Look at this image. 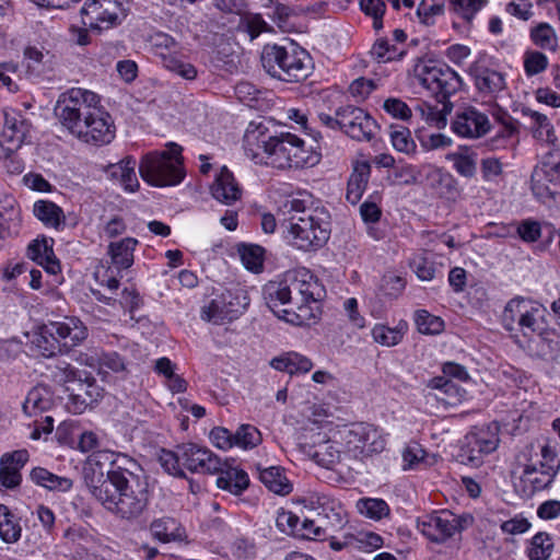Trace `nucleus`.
I'll list each match as a JSON object with an SVG mask.
<instances>
[{
  "mask_svg": "<svg viewBox=\"0 0 560 560\" xmlns=\"http://www.w3.org/2000/svg\"><path fill=\"white\" fill-rule=\"evenodd\" d=\"M34 215L47 228L59 230L65 225L63 210L49 200H38L33 206Z\"/></svg>",
  "mask_w": 560,
  "mask_h": 560,
  "instance_id": "nucleus-32",
  "label": "nucleus"
},
{
  "mask_svg": "<svg viewBox=\"0 0 560 560\" xmlns=\"http://www.w3.org/2000/svg\"><path fill=\"white\" fill-rule=\"evenodd\" d=\"M441 62L432 59H418L412 72L418 82L432 94L441 71Z\"/></svg>",
  "mask_w": 560,
  "mask_h": 560,
  "instance_id": "nucleus-35",
  "label": "nucleus"
},
{
  "mask_svg": "<svg viewBox=\"0 0 560 560\" xmlns=\"http://www.w3.org/2000/svg\"><path fill=\"white\" fill-rule=\"evenodd\" d=\"M210 191L215 200L226 206H232L242 197V188L226 166H223L215 176Z\"/></svg>",
  "mask_w": 560,
  "mask_h": 560,
  "instance_id": "nucleus-22",
  "label": "nucleus"
},
{
  "mask_svg": "<svg viewBox=\"0 0 560 560\" xmlns=\"http://www.w3.org/2000/svg\"><path fill=\"white\" fill-rule=\"evenodd\" d=\"M21 537V526L8 506L0 504V538L8 544Z\"/></svg>",
  "mask_w": 560,
  "mask_h": 560,
  "instance_id": "nucleus-46",
  "label": "nucleus"
},
{
  "mask_svg": "<svg viewBox=\"0 0 560 560\" xmlns=\"http://www.w3.org/2000/svg\"><path fill=\"white\" fill-rule=\"evenodd\" d=\"M271 366L278 371L293 375L310 372L313 368V362L307 357L298 352H288L272 359Z\"/></svg>",
  "mask_w": 560,
  "mask_h": 560,
  "instance_id": "nucleus-33",
  "label": "nucleus"
},
{
  "mask_svg": "<svg viewBox=\"0 0 560 560\" xmlns=\"http://www.w3.org/2000/svg\"><path fill=\"white\" fill-rule=\"evenodd\" d=\"M530 188L542 203L560 197V149L553 148L542 154L532 172Z\"/></svg>",
  "mask_w": 560,
  "mask_h": 560,
  "instance_id": "nucleus-9",
  "label": "nucleus"
},
{
  "mask_svg": "<svg viewBox=\"0 0 560 560\" xmlns=\"http://www.w3.org/2000/svg\"><path fill=\"white\" fill-rule=\"evenodd\" d=\"M30 454L26 450H18L4 453L0 458V482L5 488H15L21 483L20 470L28 462Z\"/></svg>",
  "mask_w": 560,
  "mask_h": 560,
  "instance_id": "nucleus-21",
  "label": "nucleus"
},
{
  "mask_svg": "<svg viewBox=\"0 0 560 560\" xmlns=\"http://www.w3.org/2000/svg\"><path fill=\"white\" fill-rule=\"evenodd\" d=\"M516 233L522 241L526 243H534L541 236V226L539 222L527 219L523 220L516 228Z\"/></svg>",
  "mask_w": 560,
  "mask_h": 560,
  "instance_id": "nucleus-63",
  "label": "nucleus"
},
{
  "mask_svg": "<svg viewBox=\"0 0 560 560\" xmlns=\"http://www.w3.org/2000/svg\"><path fill=\"white\" fill-rule=\"evenodd\" d=\"M346 452L363 460L385 450L386 440L378 428L370 423H354L343 435Z\"/></svg>",
  "mask_w": 560,
  "mask_h": 560,
  "instance_id": "nucleus-11",
  "label": "nucleus"
},
{
  "mask_svg": "<svg viewBox=\"0 0 560 560\" xmlns=\"http://www.w3.org/2000/svg\"><path fill=\"white\" fill-rule=\"evenodd\" d=\"M553 549V541L548 533L539 532L530 540L529 560H548Z\"/></svg>",
  "mask_w": 560,
  "mask_h": 560,
  "instance_id": "nucleus-47",
  "label": "nucleus"
},
{
  "mask_svg": "<svg viewBox=\"0 0 560 560\" xmlns=\"http://www.w3.org/2000/svg\"><path fill=\"white\" fill-rule=\"evenodd\" d=\"M30 478L37 486L46 488L50 491L67 492L73 486V482L70 478L57 476L43 467L33 468L30 474Z\"/></svg>",
  "mask_w": 560,
  "mask_h": 560,
  "instance_id": "nucleus-34",
  "label": "nucleus"
},
{
  "mask_svg": "<svg viewBox=\"0 0 560 560\" xmlns=\"http://www.w3.org/2000/svg\"><path fill=\"white\" fill-rule=\"evenodd\" d=\"M370 54L377 62H388L400 59L405 50L396 45H390L388 39L381 38L375 42Z\"/></svg>",
  "mask_w": 560,
  "mask_h": 560,
  "instance_id": "nucleus-50",
  "label": "nucleus"
},
{
  "mask_svg": "<svg viewBox=\"0 0 560 560\" xmlns=\"http://www.w3.org/2000/svg\"><path fill=\"white\" fill-rule=\"evenodd\" d=\"M529 37L534 45L541 49L556 51L558 48L557 33L549 23L540 22L533 26Z\"/></svg>",
  "mask_w": 560,
  "mask_h": 560,
  "instance_id": "nucleus-45",
  "label": "nucleus"
},
{
  "mask_svg": "<svg viewBox=\"0 0 560 560\" xmlns=\"http://www.w3.org/2000/svg\"><path fill=\"white\" fill-rule=\"evenodd\" d=\"M559 467V465H548V469L541 467L538 469L535 465H526L523 470V478L532 485L533 491H540L552 483Z\"/></svg>",
  "mask_w": 560,
  "mask_h": 560,
  "instance_id": "nucleus-40",
  "label": "nucleus"
},
{
  "mask_svg": "<svg viewBox=\"0 0 560 560\" xmlns=\"http://www.w3.org/2000/svg\"><path fill=\"white\" fill-rule=\"evenodd\" d=\"M86 364L97 366L100 370L107 369L115 373L126 371L125 360L115 351L95 349L86 359Z\"/></svg>",
  "mask_w": 560,
  "mask_h": 560,
  "instance_id": "nucleus-44",
  "label": "nucleus"
},
{
  "mask_svg": "<svg viewBox=\"0 0 560 560\" xmlns=\"http://www.w3.org/2000/svg\"><path fill=\"white\" fill-rule=\"evenodd\" d=\"M100 107V97L92 91L72 88L61 93L55 106L59 122L72 136L82 132L85 125Z\"/></svg>",
  "mask_w": 560,
  "mask_h": 560,
  "instance_id": "nucleus-6",
  "label": "nucleus"
},
{
  "mask_svg": "<svg viewBox=\"0 0 560 560\" xmlns=\"http://www.w3.org/2000/svg\"><path fill=\"white\" fill-rule=\"evenodd\" d=\"M166 148L164 151H154L145 154L139 163L140 176L151 186H175L185 176L182 156L183 148L175 142H168Z\"/></svg>",
  "mask_w": 560,
  "mask_h": 560,
  "instance_id": "nucleus-5",
  "label": "nucleus"
},
{
  "mask_svg": "<svg viewBox=\"0 0 560 560\" xmlns=\"http://www.w3.org/2000/svg\"><path fill=\"white\" fill-rule=\"evenodd\" d=\"M360 514L372 520H381L389 514V506L383 499L363 498L357 502Z\"/></svg>",
  "mask_w": 560,
  "mask_h": 560,
  "instance_id": "nucleus-48",
  "label": "nucleus"
},
{
  "mask_svg": "<svg viewBox=\"0 0 560 560\" xmlns=\"http://www.w3.org/2000/svg\"><path fill=\"white\" fill-rule=\"evenodd\" d=\"M257 471L259 480L269 491L279 495H288L291 493L293 487L285 476L284 469L282 467H261L260 465H257Z\"/></svg>",
  "mask_w": 560,
  "mask_h": 560,
  "instance_id": "nucleus-29",
  "label": "nucleus"
},
{
  "mask_svg": "<svg viewBox=\"0 0 560 560\" xmlns=\"http://www.w3.org/2000/svg\"><path fill=\"white\" fill-rule=\"evenodd\" d=\"M118 4L112 0H86L80 10L82 24L102 32L120 24Z\"/></svg>",
  "mask_w": 560,
  "mask_h": 560,
  "instance_id": "nucleus-14",
  "label": "nucleus"
},
{
  "mask_svg": "<svg viewBox=\"0 0 560 560\" xmlns=\"http://www.w3.org/2000/svg\"><path fill=\"white\" fill-rule=\"evenodd\" d=\"M522 115L530 119L534 138L547 143L556 142L553 126L546 115L528 107L522 108Z\"/></svg>",
  "mask_w": 560,
  "mask_h": 560,
  "instance_id": "nucleus-31",
  "label": "nucleus"
},
{
  "mask_svg": "<svg viewBox=\"0 0 560 560\" xmlns=\"http://www.w3.org/2000/svg\"><path fill=\"white\" fill-rule=\"evenodd\" d=\"M210 440L215 447L223 451L234 446L233 433L223 427L213 428L210 431Z\"/></svg>",
  "mask_w": 560,
  "mask_h": 560,
  "instance_id": "nucleus-64",
  "label": "nucleus"
},
{
  "mask_svg": "<svg viewBox=\"0 0 560 560\" xmlns=\"http://www.w3.org/2000/svg\"><path fill=\"white\" fill-rule=\"evenodd\" d=\"M74 137L94 145L108 144L115 138L114 120L100 105L90 122L83 127L82 132H78Z\"/></svg>",
  "mask_w": 560,
  "mask_h": 560,
  "instance_id": "nucleus-19",
  "label": "nucleus"
},
{
  "mask_svg": "<svg viewBox=\"0 0 560 560\" xmlns=\"http://www.w3.org/2000/svg\"><path fill=\"white\" fill-rule=\"evenodd\" d=\"M407 330L408 324L405 320H399L395 327L376 324L371 330V336L376 343L383 347H395L402 341Z\"/></svg>",
  "mask_w": 560,
  "mask_h": 560,
  "instance_id": "nucleus-30",
  "label": "nucleus"
},
{
  "mask_svg": "<svg viewBox=\"0 0 560 560\" xmlns=\"http://www.w3.org/2000/svg\"><path fill=\"white\" fill-rule=\"evenodd\" d=\"M260 61L268 74L284 82H299L310 72V56L301 48L289 50L277 44H268L262 48Z\"/></svg>",
  "mask_w": 560,
  "mask_h": 560,
  "instance_id": "nucleus-7",
  "label": "nucleus"
},
{
  "mask_svg": "<svg viewBox=\"0 0 560 560\" xmlns=\"http://www.w3.org/2000/svg\"><path fill=\"white\" fill-rule=\"evenodd\" d=\"M444 4L436 0H422L417 8V15L424 25H432L438 15L443 14Z\"/></svg>",
  "mask_w": 560,
  "mask_h": 560,
  "instance_id": "nucleus-58",
  "label": "nucleus"
},
{
  "mask_svg": "<svg viewBox=\"0 0 560 560\" xmlns=\"http://www.w3.org/2000/svg\"><path fill=\"white\" fill-rule=\"evenodd\" d=\"M256 130L247 129L244 145L256 163L265 162L277 168H300L316 165L320 154L313 148H306L303 139L291 132H281L261 138Z\"/></svg>",
  "mask_w": 560,
  "mask_h": 560,
  "instance_id": "nucleus-3",
  "label": "nucleus"
},
{
  "mask_svg": "<svg viewBox=\"0 0 560 560\" xmlns=\"http://www.w3.org/2000/svg\"><path fill=\"white\" fill-rule=\"evenodd\" d=\"M390 128V140L393 147L399 152H404L406 154L412 153L416 150V143L409 129L402 126H392Z\"/></svg>",
  "mask_w": 560,
  "mask_h": 560,
  "instance_id": "nucleus-55",
  "label": "nucleus"
},
{
  "mask_svg": "<svg viewBox=\"0 0 560 560\" xmlns=\"http://www.w3.org/2000/svg\"><path fill=\"white\" fill-rule=\"evenodd\" d=\"M308 456L319 466L331 469L340 462L341 452L338 444L332 441H325L308 450Z\"/></svg>",
  "mask_w": 560,
  "mask_h": 560,
  "instance_id": "nucleus-37",
  "label": "nucleus"
},
{
  "mask_svg": "<svg viewBox=\"0 0 560 560\" xmlns=\"http://www.w3.org/2000/svg\"><path fill=\"white\" fill-rule=\"evenodd\" d=\"M159 463L168 475L177 478L186 477L182 458H179V454H177V446L174 451L161 450Z\"/></svg>",
  "mask_w": 560,
  "mask_h": 560,
  "instance_id": "nucleus-54",
  "label": "nucleus"
},
{
  "mask_svg": "<svg viewBox=\"0 0 560 560\" xmlns=\"http://www.w3.org/2000/svg\"><path fill=\"white\" fill-rule=\"evenodd\" d=\"M361 10L373 19V27L380 30L383 27V15L385 13V2L383 0H360Z\"/></svg>",
  "mask_w": 560,
  "mask_h": 560,
  "instance_id": "nucleus-60",
  "label": "nucleus"
},
{
  "mask_svg": "<svg viewBox=\"0 0 560 560\" xmlns=\"http://www.w3.org/2000/svg\"><path fill=\"white\" fill-rule=\"evenodd\" d=\"M336 115L340 116L341 131L357 141H371L378 125L375 119L364 109L346 105L336 110Z\"/></svg>",
  "mask_w": 560,
  "mask_h": 560,
  "instance_id": "nucleus-12",
  "label": "nucleus"
},
{
  "mask_svg": "<svg viewBox=\"0 0 560 560\" xmlns=\"http://www.w3.org/2000/svg\"><path fill=\"white\" fill-rule=\"evenodd\" d=\"M52 405L51 393L45 386H35L23 402V410L28 416L48 410Z\"/></svg>",
  "mask_w": 560,
  "mask_h": 560,
  "instance_id": "nucleus-41",
  "label": "nucleus"
},
{
  "mask_svg": "<svg viewBox=\"0 0 560 560\" xmlns=\"http://www.w3.org/2000/svg\"><path fill=\"white\" fill-rule=\"evenodd\" d=\"M33 342L38 348L40 354L46 358L52 357L58 351H61V346L58 340L49 336L46 331V327L35 337Z\"/></svg>",
  "mask_w": 560,
  "mask_h": 560,
  "instance_id": "nucleus-62",
  "label": "nucleus"
},
{
  "mask_svg": "<svg viewBox=\"0 0 560 560\" xmlns=\"http://www.w3.org/2000/svg\"><path fill=\"white\" fill-rule=\"evenodd\" d=\"M498 446V438L487 429L468 432L460 441L457 458L463 464L479 465L485 454L493 452Z\"/></svg>",
  "mask_w": 560,
  "mask_h": 560,
  "instance_id": "nucleus-15",
  "label": "nucleus"
},
{
  "mask_svg": "<svg viewBox=\"0 0 560 560\" xmlns=\"http://www.w3.org/2000/svg\"><path fill=\"white\" fill-rule=\"evenodd\" d=\"M280 211L288 215L287 229L292 244L304 252L323 247L330 237V213L324 206H314L310 195L287 199Z\"/></svg>",
  "mask_w": 560,
  "mask_h": 560,
  "instance_id": "nucleus-2",
  "label": "nucleus"
},
{
  "mask_svg": "<svg viewBox=\"0 0 560 560\" xmlns=\"http://www.w3.org/2000/svg\"><path fill=\"white\" fill-rule=\"evenodd\" d=\"M136 165V160L127 156L117 163H109L104 167V172L108 178L120 183L125 190L133 192L139 187L135 172Z\"/></svg>",
  "mask_w": 560,
  "mask_h": 560,
  "instance_id": "nucleus-27",
  "label": "nucleus"
},
{
  "mask_svg": "<svg viewBox=\"0 0 560 560\" xmlns=\"http://www.w3.org/2000/svg\"><path fill=\"white\" fill-rule=\"evenodd\" d=\"M161 58L163 66L167 70L175 72L176 74L186 80L196 79L197 70L191 63L185 62L172 54H161Z\"/></svg>",
  "mask_w": 560,
  "mask_h": 560,
  "instance_id": "nucleus-53",
  "label": "nucleus"
},
{
  "mask_svg": "<svg viewBox=\"0 0 560 560\" xmlns=\"http://www.w3.org/2000/svg\"><path fill=\"white\" fill-rule=\"evenodd\" d=\"M138 244V241L132 237H126L118 242L109 244V254L112 262L118 269H127L133 262V250Z\"/></svg>",
  "mask_w": 560,
  "mask_h": 560,
  "instance_id": "nucleus-38",
  "label": "nucleus"
},
{
  "mask_svg": "<svg viewBox=\"0 0 560 560\" xmlns=\"http://www.w3.org/2000/svg\"><path fill=\"white\" fill-rule=\"evenodd\" d=\"M463 520L450 511H441L418 521V529L432 542L443 544L463 529Z\"/></svg>",
  "mask_w": 560,
  "mask_h": 560,
  "instance_id": "nucleus-13",
  "label": "nucleus"
},
{
  "mask_svg": "<svg viewBox=\"0 0 560 560\" xmlns=\"http://www.w3.org/2000/svg\"><path fill=\"white\" fill-rule=\"evenodd\" d=\"M238 27L248 33L250 39H255L267 31L268 24L258 13H245L241 16Z\"/></svg>",
  "mask_w": 560,
  "mask_h": 560,
  "instance_id": "nucleus-57",
  "label": "nucleus"
},
{
  "mask_svg": "<svg viewBox=\"0 0 560 560\" xmlns=\"http://www.w3.org/2000/svg\"><path fill=\"white\" fill-rule=\"evenodd\" d=\"M438 102L441 104V108H438L436 106H432L427 103L419 104L416 107V110H418L421 115V117L431 126H434L439 129H442L447 124L446 116L452 110V104L447 102V100L436 98Z\"/></svg>",
  "mask_w": 560,
  "mask_h": 560,
  "instance_id": "nucleus-42",
  "label": "nucleus"
},
{
  "mask_svg": "<svg viewBox=\"0 0 560 560\" xmlns=\"http://www.w3.org/2000/svg\"><path fill=\"white\" fill-rule=\"evenodd\" d=\"M310 506L323 515L332 526H341L345 522V511L339 502L324 493H313L308 498Z\"/></svg>",
  "mask_w": 560,
  "mask_h": 560,
  "instance_id": "nucleus-28",
  "label": "nucleus"
},
{
  "mask_svg": "<svg viewBox=\"0 0 560 560\" xmlns=\"http://www.w3.org/2000/svg\"><path fill=\"white\" fill-rule=\"evenodd\" d=\"M241 259L246 269L259 272L262 268L264 248L258 245H243L240 249Z\"/></svg>",
  "mask_w": 560,
  "mask_h": 560,
  "instance_id": "nucleus-56",
  "label": "nucleus"
},
{
  "mask_svg": "<svg viewBox=\"0 0 560 560\" xmlns=\"http://www.w3.org/2000/svg\"><path fill=\"white\" fill-rule=\"evenodd\" d=\"M451 128L457 136L468 139H478L486 136L491 124L488 116L472 106L465 107L456 113Z\"/></svg>",
  "mask_w": 560,
  "mask_h": 560,
  "instance_id": "nucleus-18",
  "label": "nucleus"
},
{
  "mask_svg": "<svg viewBox=\"0 0 560 560\" xmlns=\"http://www.w3.org/2000/svg\"><path fill=\"white\" fill-rule=\"evenodd\" d=\"M534 335L535 336L528 340L527 345L529 354L545 361L556 359L558 342L540 334V330Z\"/></svg>",
  "mask_w": 560,
  "mask_h": 560,
  "instance_id": "nucleus-43",
  "label": "nucleus"
},
{
  "mask_svg": "<svg viewBox=\"0 0 560 560\" xmlns=\"http://www.w3.org/2000/svg\"><path fill=\"white\" fill-rule=\"evenodd\" d=\"M151 536L154 540L162 544L182 541L186 538V530L182 524L172 516H162L154 518L149 526Z\"/></svg>",
  "mask_w": 560,
  "mask_h": 560,
  "instance_id": "nucleus-25",
  "label": "nucleus"
},
{
  "mask_svg": "<svg viewBox=\"0 0 560 560\" xmlns=\"http://www.w3.org/2000/svg\"><path fill=\"white\" fill-rule=\"evenodd\" d=\"M469 73L474 78L477 90L485 95L495 96L505 89V78L497 70L485 68L476 62L469 67Z\"/></svg>",
  "mask_w": 560,
  "mask_h": 560,
  "instance_id": "nucleus-23",
  "label": "nucleus"
},
{
  "mask_svg": "<svg viewBox=\"0 0 560 560\" xmlns=\"http://www.w3.org/2000/svg\"><path fill=\"white\" fill-rule=\"evenodd\" d=\"M324 287L307 271L288 272L264 288V299L271 312L295 326L311 325L318 317V302Z\"/></svg>",
  "mask_w": 560,
  "mask_h": 560,
  "instance_id": "nucleus-1",
  "label": "nucleus"
},
{
  "mask_svg": "<svg viewBox=\"0 0 560 560\" xmlns=\"http://www.w3.org/2000/svg\"><path fill=\"white\" fill-rule=\"evenodd\" d=\"M177 454L182 458L184 468L194 474L215 475L222 469L221 459L209 448L195 443L177 445Z\"/></svg>",
  "mask_w": 560,
  "mask_h": 560,
  "instance_id": "nucleus-16",
  "label": "nucleus"
},
{
  "mask_svg": "<svg viewBox=\"0 0 560 560\" xmlns=\"http://www.w3.org/2000/svg\"><path fill=\"white\" fill-rule=\"evenodd\" d=\"M446 159L453 163L455 171L467 178H471L477 170V153L468 148H459L455 152L446 155Z\"/></svg>",
  "mask_w": 560,
  "mask_h": 560,
  "instance_id": "nucleus-39",
  "label": "nucleus"
},
{
  "mask_svg": "<svg viewBox=\"0 0 560 560\" xmlns=\"http://www.w3.org/2000/svg\"><path fill=\"white\" fill-rule=\"evenodd\" d=\"M243 300L242 303L238 296H234L231 291L223 292L202 307L201 318L213 324L231 322L245 311L248 302L246 296Z\"/></svg>",
  "mask_w": 560,
  "mask_h": 560,
  "instance_id": "nucleus-17",
  "label": "nucleus"
},
{
  "mask_svg": "<svg viewBox=\"0 0 560 560\" xmlns=\"http://www.w3.org/2000/svg\"><path fill=\"white\" fill-rule=\"evenodd\" d=\"M84 467V482L88 486V479H93L94 485H113L115 477L144 476L140 465L131 457L125 454H116L109 451H102L94 455Z\"/></svg>",
  "mask_w": 560,
  "mask_h": 560,
  "instance_id": "nucleus-8",
  "label": "nucleus"
},
{
  "mask_svg": "<svg viewBox=\"0 0 560 560\" xmlns=\"http://www.w3.org/2000/svg\"><path fill=\"white\" fill-rule=\"evenodd\" d=\"M462 86V79L447 65H441L440 75L434 86V96L436 98L448 100V97L456 93Z\"/></svg>",
  "mask_w": 560,
  "mask_h": 560,
  "instance_id": "nucleus-36",
  "label": "nucleus"
},
{
  "mask_svg": "<svg viewBox=\"0 0 560 560\" xmlns=\"http://www.w3.org/2000/svg\"><path fill=\"white\" fill-rule=\"evenodd\" d=\"M234 446L244 450L254 448L261 443L259 430L252 424H242L233 433Z\"/></svg>",
  "mask_w": 560,
  "mask_h": 560,
  "instance_id": "nucleus-49",
  "label": "nucleus"
},
{
  "mask_svg": "<svg viewBox=\"0 0 560 560\" xmlns=\"http://www.w3.org/2000/svg\"><path fill=\"white\" fill-rule=\"evenodd\" d=\"M217 486L234 495L242 494L249 486L247 472L238 467L222 462V469L217 472Z\"/></svg>",
  "mask_w": 560,
  "mask_h": 560,
  "instance_id": "nucleus-26",
  "label": "nucleus"
},
{
  "mask_svg": "<svg viewBox=\"0 0 560 560\" xmlns=\"http://www.w3.org/2000/svg\"><path fill=\"white\" fill-rule=\"evenodd\" d=\"M46 331L67 351L79 346L88 337V328L78 317H65L61 322H51L46 326Z\"/></svg>",
  "mask_w": 560,
  "mask_h": 560,
  "instance_id": "nucleus-20",
  "label": "nucleus"
},
{
  "mask_svg": "<svg viewBox=\"0 0 560 560\" xmlns=\"http://www.w3.org/2000/svg\"><path fill=\"white\" fill-rule=\"evenodd\" d=\"M418 331L424 335L440 334L444 328V322L425 310H418L415 314Z\"/></svg>",
  "mask_w": 560,
  "mask_h": 560,
  "instance_id": "nucleus-52",
  "label": "nucleus"
},
{
  "mask_svg": "<svg viewBox=\"0 0 560 560\" xmlns=\"http://www.w3.org/2000/svg\"><path fill=\"white\" fill-rule=\"evenodd\" d=\"M451 3L457 14L470 21L485 7L487 0H451Z\"/></svg>",
  "mask_w": 560,
  "mask_h": 560,
  "instance_id": "nucleus-61",
  "label": "nucleus"
},
{
  "mask_svg": "<svg viewBox=\"0 0 560 560\" xmlns=\"http://www.w3.org/2000/svg\"><path fill=\"white\" fill-rule=\"evenodd\" d=\"M548 58L537 50H528L524 54V69L528 77L536 75L546 70Z\"/></svg>",
  "mask_w": 560,
  "mask_h": 560,
  "instance_id": "nucleus-59",
  "label": "nucleus"
},
{
  "mask_svg": "<svg viewBox=\"0 0 560 560\" xmlns=\"http://www.w3.org/2000/svg\"><path fill=\"white\" fill-rule=\"evenodd\" d=\"M26 127L23 120L5 117V125L2 133V141L9 142L11 147L20 148L25 139Z\"/></svg>",
  "mask_w": 560,
  "mask_h": 560,
  "instance_id": "nucleus-51",
  "label": "nucleus"
},
{
  "mask_svg": "<svg viewBox=\"0 0 560 560\" xmlns=\"http://www.w3.org/2000/svg\"><path fill=\"white\" fill-rule=\"evenodd\" d=\"M544 310L538 303L516 296L510 300L502 313V325L509 331H520L525 337L534 336L540 327Z\"/></svg>",
  "mask_w": 560,
  "mask_h": 560,
  "instance_id": "nucleus-10",
  "label": "nucleus"
},
{
  "mask_svg": "<svg viewBox=\"0 0 560 560\" xmlns=\"http://www.w3.org/2000/svg\"><path fill=\"white\" fill-rule=\"evenodd\" d=\"M52 244V238H36L28 245L27 256L48 273L57 275L60 271V264L55 256Z\"/></svg>",
  "mask_w": 560,
  "mask_h": 560,
  "instance_id": "nucleus-24",
  "label": "nucleus"
},
{
  "mask_svg": "<svg viewBox=\"0 0 560 560\" xmlns=\"http://www.w3.org/2000/svg\"><path fill=\"white\" fill-rule=\"evenodd\" d=\"M113 485H94L88 479L91 494L110 513L120 520H138L147 510L150 500L149 482L145 476L115 477Z\"/></svg>",
  "mask_w": 560,
  "mask_h": 560,
  "instance_id": "nucleus-4",
  "label": "nucleus"
}]
</instances>
